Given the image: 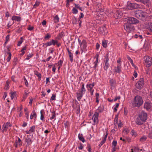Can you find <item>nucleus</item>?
I'll return each instance as SVG.
<instances>
[{"mask_svg": "<svg viewBox=\"0 0 152 152\" xmlns=\"http://www.w3.org/2000/svg\"><path fill=\"white\" fill-rule=\"evenodd\" d=\"M56 117V114L55 113V112L53 111V112H52V116L50 118V119L52 120L53 119H54L55 120V117Z\"/></svg>", "mask_w": 152, "mask_h": 152, "instance_id": "nucleus-35", "label": "nucleus"}, {"mask_svg": "<svg viewBox=\"0 0 152 152\" xmlns=\"http://www.w3.org/2000/svg\"><path fill=\"white\" fill-rule=\"evenodd\" d=\"M122 13L121 11L119 10H117L115 13L114 14V17L116 18H120L121 17Z\"/></svg>", "mask_w": 152, "mask_h": 152, "instance_id": "nucleus-9", "label": "nucleus"}, {"mask_svg": "<svg viewBox=\"0 0 152 152\" xmlns=\"http://www.w3.org/2000/svg\"><path fill=\"white\" fill-rule=\"evenodd\" d=\"M11 19L13 21L20 22L21 20V18L18 16H14L12 17Z\"/></svg>", "mask_w": 152, "mask_h": 152, "instance_id": "nucleus-19", "label": "nucleus"}, {"mask_svg": "<svg viewBox=\"0 0 152 152\" xmlns=\"http://www.w3.org/2000/svg\"><path fill=\"white\" fill-rule=\"evenodd\" d=\"M151 107V105L148 102H146L145 103L144 107L146 108L147 110L150 109Z\"/></svg>", "mask_w": 152, "mask_h": 152, "instance_id": "nucleus-18", "label": "nucleus"}, {"mask_svg": "<svg viewBox=\"0 0 152 152\" xmlns=\"http://www.w3.org/2000/svg\"><path fill=\"white\" fill-rule=\"evenodd\" d=\"M18 140H16L14 144V146L16 148H17L18 145L21 146L22 145L23 142L21 141V140L18 137Z\"/></svg>", "mask_w": 152, "mask_h": 152, "instance_id": "nucleus-11", "label": "nucleus"}, {"mask_svg": "<svg viewBox=\"0 0 152 152\" xmlns=\"http://www.w3.org/2000/svg\"><path fill=\"white\" fill-rule=\"evenodd\" d=\"M94 85V83H92L88 84L86 86V87L88 88V90L89 91L92 95L93 94L94 90L93 89V88Z\"/></svg>", "mask_w": 152, "mask_h": 152, "instance_id": "nucleus-6", "label": "nucleus"}, {"mask_svg": "<svg viewBox=\"0 0 152 152\" xmlns=\"http://www.w3.org/2000/svg\"><path fill=\"white\" fill-rule=\"evenodd\" d=\"M114 125L116 126L117 124L118 123V118H115L114 120Z\"/></svg>", "mask_w": 152, "mask_h": 152, "instance_id": "nucleus-49", "label": "nucleus"}, {"mask_svg": "<svg viewBox=\"0 0 152 152\" xmlns=\"http://www.w3.org/2000/svg\"><path fill=\"white\" fill-rule=\"evenodd\" d=\"M33 56V54L31 53H30L27 56V57L25 59V60H28L30 58H31Z\"/></svg>", "mask_w": 152, "mask_h": 152, "instance_id": "nucleus-33", "label": "nucleus"}, {"mask_svg": "<svg viewBox=\"0 0 152 152\" xmlns=\"http://www.w3.org/2000/svg\"><path fill=\"white\" fill-rule=\"evenodd\" d=\"M25 141L27 143V144L26 145L27 147L31 145L32 142L31 140L29 137L26 138L25 139Z\"/></svg>", "mask_w": 152, "mask_h": 152, "instance_id": "nucleus-22", "label": "nucleus"}, {"mask_svg": "<svg viewBox=\"0 0 152 152\" xmlns=\"http://www.w3.org/2000/svg\"><path fill=\"white\" fill-rule=\"evenodd\" d=\"M124 29L128 32L132 31L133 29V22L132 18H129L127 19V23L124 25Z\"/></svg>", "mask_w": 152, "mask_h": 152, "instance_id": "nucleus-1", "label": "nucleus"}, {"mask_svg": "<svg viewBox=\"0 0 152 152\" xmlns=\"http://www.w3.org/2000/svg\"><path fill=\"white\" fill-rule=\"evenodd\" d=\"M127 58L129 60V61L130 62V63L132 65V66H133V61L130 58V57L128 56H127Z\"/></svg>", "mask_w": 152, "mask_h": 152, "instance_id": "nucleus-47", "label": "nucleus"}, {"mask_svg": "<svg viewBox=\"0 0 152 152\" xmlns=\"http://www.w3.org/2000/svg\"><path fill=\"white\" fill-rule=\"evenodd\" d=\"M9 38L10 35H7L6 37V42L5 43H6L9 41Z\"/></svg>", "mask_w": 152, "mask_h": 152, "instance_id": "nucleus-56", "label": "nucleus"}, {"mask_svg": "<svg viewBox=\"0 0 152 152\" xmlns=\"http://www.w3.org/2000/svg\"><path fill=\"white\" fill-rule=\"evenodd\" d=\"M56 95L53 94L51 97L50 99V102H51L53 100H55L56 99Z\"/></svg>", "mask_w": 152, "mask_h": 152, "instance_id": "nucleus-45", "label": "nucleus"}, {"mask_svg": "<svg viewBox=\"0 0 152 152\" xmlns=\"http://www.w3.org/2000/svg\"><path fill=\"white\" fill-rule=\"evenodd\" d=\"M52 45L51 40L45 43V47Z\"/></svg>", "mask_w": 152, "mask_h": 152, "instance_id": "nucleus-43", "label": "nucleus"}, {"mask_svg": "<svg viewBox=\"0 0 152 152\" xmlns=\"http://www.w3.org/2000/svg\"><path fill=\"white\" fill-rule=\"evenodd\" d=\"M99 114L97 112H95L94 114L93 117H92V120L93 121V122L92 124L95 125L96 124H97L99 123Z\"/></svg>", "mask_w": 152, "mask_h": 152, "instance_id": "nucleus-4", "label": "nucleus"}, {"mask_svg": "<svg viewBox=\"0 0 152 152\" xmlns=\"http://www.w3.org/2000/svg\"><path fill=\"white\" fill-rule=\"evenodd\" d=\"M144 121L140 119V118H139V117H138L136 120V124L140 125L143 124Z\"/></svg>", "mask_w": 152, "mask_h": 152, "instance_id": "nucleus-23", "label": "nucleus"}, {"mask_svg": "<svg viewBox=\"0 0 152 152\" xmlns=\"http://www.w3.org/2000/svg\"><path fill=\"white\" fill-rule=\"evenodd\" d=\"M99 55H96V60L94 62V64H98V62L99 60Z\"/></svg>", "mask_w": 152, "mask_h": 152, "instance_id": "nucleus-51", "label": "nucleus"}, {"mask_svg": "<svg viewBox=\"0 0 152 152\" xmlns=\"http://www.w3.org/2000/svg\"><path fill=\"white\" fill-rule=\"evenodd\" d=\"M12 124H11L9 122H7L6 123H4L2 126V132H6L7 130V129L9 128V127H11Z\"/></svg>", "mask_w": 152, "mask_h": 152, "instance_id": "nucleus-8", "label": "nucleus"}, {"mask_svg": "<svg viewBox=\"0 0 152 152\" xmlns=\"http://www.w3.org/2000/svg\"><path fill=\"white\" fill-rule=\"evenodd\" d=\"M136 1L140 2L145 4H146V6H148V7H149L150 2L149 0H137Z\"/></svg>", "mask_w": 152, "mask_h": 152, "instance_id": "nucleus-16", "label": "nucleus"}, {"mask_svg": "<svg viewBox=\"0 0 152 152\" xmlns=\"http://www.w3.org/2000/svg\"><path fill=\"white\" fill-rule=\"evenodd\" d=\"M145 14V13L142 11V13H141V15H140V18L142 17L143 18H145L147 15L146 14Z\"/></svg>", "mask_w": 152, "mask_h": 152, "instance_id": "nucleus-50", "label": "nucleus"}, {"mask_svg": "<svg viewBox=\"0 0 152 152\" xmlns=\"http://www.w3.org/2000/svg\"><path fill=\"white\" fill-rule=\"evenodd\" d=\"M140 7V5L136 3H134V10H137V9Z\"/></svg>", "mask_w": 152, "mask_h": 152, "instance_id": "nucleus-40", "label": "nucleus"}, {"mask_svg": "<svg viewBox=\"0 0 152 152\" xmlns=\"http://www.w3.org/2000/svg\"><path fill=\"white\" fill-rule=\"evenodd\" d=\"M51 37V35L49 34H47L46 35V36L44 38L45 39H49Z\"/></svg>", "mask_w": 152, "mask_h": 152, "instance_id": "nucleus-57", "label": "nucleus"}, {"mask_svg": "<svg viewBox=\"0 0 152 152\" xmlns=\"http://www.w3.org/2000/svg\"><path fill=\"white\" fill-rule=\"evenodd\" d=\"M127 9L128 10H132L133 9V4L132 3L128 4Z\"/></svg>", "mask_w": 152, "mask_h": 152, "instance_id": "nucleus-27", "label": "nucleus"}, {"mask_svg": "<svg viewBox=\"0 0 152 152\" xmlns=\"http://www.w3.org/2000/svg\"><path fill=\"white\" fill-rule=\"evenodd\" d=\"M80 15L79 16V21H80L81 20V19L83 18L84 17V14L82 12L80 13Z\"/></svg>", "mask_w": 152, "mask_h": 152, "instance_id": "nucleus-52", "label": "nucleus"}, {"mask_svg": "<svg viewBox=\"0 0 152 152\" xmlns=\"http://www.w3.org/2000/svg\"><path fill=\"white\" fill-rule=\"evenodd\" d=\"M78 137L79 140L81 141L82 142H85V140L84 138L83 137V136L82 134H79L78 135Z\"/></svg>", "mask_w": 152, "mask_h": 152, "instance_id": "nucleus-26", "label": "nucleus"}, {"mask_svg": "<svg viewBox=\"0 0 152 152\" xmlns=\"http://www.w3.org/2000/svg\"><path fill=\"white\" fill-rule=\"evenodd\" d=\"M35 74L38 77L39 80H40L41 77V74L40 73H39L38 71H36L35 72Z\"/></svg>", "mask_w": 152, "mask_h": 152, "instance_id": "nucleus-31", "label": "nucleus"}, {"mask_svg": "<svg viewBox=\"0 0 152 152\" xmlns=\"http://www.w3.org/2000/svg\"><path fill=\"white\" fill-rule=\"evenodd\" d=\"M76 94L77 95V99L78 101H80L83 96V95L84 94L79 91L76 93Z\"/></svg>", "mask_w": 152, "mask_h": 152, "instance_id": "nucleus-21", "label": "nucleus"}, {"mask_svg": "<svg viewBox=\"0 0 152 152\" xmlns=\"http://www.w3.org/2000/svg\"><path fill=\"white\" fill-rule=\"evenodd\" d=\"M139 149L137 147H134V151H135L138 152L139 151Z\"/></svg>", "mask_w": 152, "mask_h": 152, "instance_id": "nucleus-61", "label": "nucleus"}, {"mask_svg": "<svg viewBox=\"0 0 152 152\" xmlns=\"http://www.w3.org/2000/svg\"><path fill=\"white\" fill-rule=\"evenodd\" d=\"M104 106L103 105H101L98 107L97 110L100 112H102L104 110Z\"/></svg>", "mask_w": 152, "mask_h": 152, "instance_id": "nucleus-30", "label": "nucleus"}, {"mask_svg": "<svg viewBox=\"0 0 152 152\" xmlns=\"http://www.w3.org/2000/svg\"><path fill=\"white\" fill-rule=\"evenodd\" d=\"M107 40H104L102 41V45L104 48H106L107 46Z\"/></svg>", "mask_w": 152, "mask_h": 152, "instance_id": "nucleus-29", "label": "nucleus"}, {"mask_svg": "<svg viewBox=\"0 0 152 152\" xmlns=\"http://www.w3.org/2000/svg\"><path fill=\"white\" fill-rule=\"evenodd\" d=\"M118 106H119V104L118 103L116 104L115 105V107L114 108V112H115L117 111V108H118Z\"/></svg>", "mask_w": 152, "mask_h": 152, "instance_id": "nucleus-53", "label": "nucleus"}, {"mask_svg": "<svg viewBox=\"0 0 152 152\" xmlns=\"http://www.w3.org/2000/svg\"><path fill=\"white\" fill-rule=\"evenodd\" d=\"M144 84V80L143 78H140L139 81L136 83L135 86L136 88L139 89H141L142 87Z\"/></svg>", "mask_w": 152, "mask_h": 152, "instance_id": "nucleus-5", "label": "nucleus"}, {"mask_svg": "<svg viewBox=\"0 0 152 152\" xmlns=\"http://www.w3.org/2000/svg\"><path fill=\"white\" fill-rule=\"evenodd\" d=\"M53 21L55 23H57L59 22V18L58 15H56L54 17Z\"/></svg>", "mask_w": 152, "mask_h": 152, "instance_id": "nucleus-28", "label": "nucleus"}, {"mask_svg": "<svg viewBox=\"0 0 152 152\" xmlns=\"http://www.w3.org/2000/svg\"><path fill=\"white\" fill-rule=\"evenodd\" d=\"M43 112H44V111L43 110H41L40 111V113H41L40 119L41 120H42V121H44V115L42 114Z\"/></svg>", "mask_w": 152, "mask_h": 152, "instance_id": "nucleus-36", "label": "nucleus"}, {"mask_svg": "<svg viewBox=\"0 0 152 152\" xmlns=\"http://www.w3.org/2000/svg\"><path fill=\"white\" fill-rule=\"evenodd\" d=\"M145 63L147 64L146 65V66L147 67H149L151 66V62L150 61V59L149 56H147L146 58V59L145 60Z\"/></svg>", "mask_w": 152, "mask_h": 152, "instance_id": "nucleus-15", "label": "nucleus"}, {"mask_svg": "<svg viewBox=\"0 0 152 152\" xmlns=\"http://www.w3.org/2000/svg\"><path fill=\"white\" fill-rule=\"evenodd\" d=\"M8 87H9L8 83V82H7L6 84L5 88V89L6 90L8 89L9 88Z\"/></svg>", "mask_w": 152, "mask_h": 152, "instance_id": "nucleus-59", "label": "nucleus"}, {"mask_svg": "<svg viewBox=\"0 0 152 152\" xmlns=\"http://www.w3.org/2000/svg\"><path fill=\"white\" fill-rule=\"evenodd\" d=\"M109 83L110 85L112 87H114L116 84V80L112 79H110L109 80Z\"/></svg>", "mask_w": 152, "mask_h": 152, "instance_id": "nucleus-20", "label": "nucleus"}, {"mask_svg": "<svg viewBox=\"0 0 152 152\" xmlns=\"http://www.w3.org/2000/svg\"><path fill=\"white\" fill-rule=\"evenodd\" d=\"M39 2L38 1H36L35 4L34 5L33 7L34 8H36L37 7H38L39 4Z\"/></svg>", "mask_w": 152, "mask_h": 152, "instance_id": "nucleus-42", "label": "nucleus"}, {"mask_svg": "<svg viewBox=\"0 0 152 152\" xmlns=\"http://www.w3.org/2000/svg\"><path fill=\"white\" fill-rule=\"evenodd\" d=\"M74 5H75V8H76V9H78L79 8H80V7L79 6V4H74Z\"/></svg>", "mask_w": 152, "mask_h": 152, "instance_id": "nucleus-63", "label": "nucleus"}, {"mask_svg": "<svg viewBox=\"0 0 152 152\" xmlns=\"http://www.w3.org/2000/svg\"><path fill=\"white\" fill-rule=\"evenodd\" d=\"M114 73L115 74L120 73L121 71V66H120V65H117L116 67H115L114 68Z\"/></svg>", "mask_w": 152, "mask_h": 152, "instance_id": "nucleus-13", "label": "nucleus"}, {"mask_svg": "<svg viewBox=\"0 0 152 152\" xmlns=\"http://www.w3.org/2000/svg\"><path fill=\"white\" fill-rule=\"evenodd\" d=\"M72 13L74 14H76L78 12V11L76 8H73L72 9Z\"/></svg>", "mask_w": 152, "mask_h": 152, "instance_id": "nucleus-41", "label": "nucleus"}, {"mask_svg": "<svg viewBox=\"0 0 152 152\" xmlns=\"http://www.w3.org/2000/svg\"><path fill=\"white\" fill-rule=\"evenodd\" d=\"M134 107H139L141 106L143 102L142 97L138 95L136 96L134 98Z\"/></svg>", "mask_w": 152, "mask_h": 152, "instance_id": "nucleus-2", "label": "nucleus"}, {"mask_svg": "<svg viewBox=\"0 0 152 152\" xmlns=\"http://www.w3.org/2000/svg\"><path fill=\"white\" fill-rule=\"evenodd\" d=\"M82 83V84L81 86V89L80 90H79V91L81 92V93L84 94L86 91V90L85 88L84 83Z\"/></svg>", "mask_w": 152, "mask_h": 152, "instance_id": "nucleus-25", "label": "nucleus"}, {"mask_svg": "<svg viewBox=\"0 0 152 152\" xmlns=\"http://www.w3.org/2000/svg\"><path fill=\"white\" fill-rule=\"evenodd\" d=\"M109 54L108 53L106 54L105 56V58L104 59V69L105 70L107 71L108 68L110 66V64L109 63Z\"/></svg>", "mask_w": 152, "mask_h": 152, "instance_id": "nucleus-3", "label": "nucleus"}, {"mask_svg": "<svg viewBox=\"0 0 152 152\" xmlns=\"http://www.w3.org/2000/svg\"><path fill=\"white\" fill-rule=\"evenodd\" d=\"M123 132L126 134H127L129 132V130L128 129H124L123 131Z\"/></svg>", "mask_w": 152, "mask_h": 152, "instance_id": "nucleus-58", "label": "nucleus"}, {"mask_svg": "<svg viewBox=\"0 0 152 152\" xmlns=\"http://www.w3.org/2000/svg\"><path fill=\"white\" fill-rule=\"evenodd\" d=\"M117 142L115 140H113L112 142V145L114 146V147H115L117 145Z\"/></svg>", "mask_w": 152, "mask_h": 152, "instance_id": "nucleus-55", "label": "nucleus"}, {"mask_svg": "<svg viewBox=\"0 0 152 152\" xmlns=\"http://www.w3.org/2000/svg\"><path fill=\"white\" fill-rule=\"evenodd\" d=\"M57 40H55L53 39L51 40V42L52 44V45H56V43H57Z\"/></svg>", "mask_w": 152, "mask_h": 152, "instance_id": "nucleus-48", "label": "nucleus"}, {"mask_svg": "<svg viewBox=\"0 0 152 152\" xmlns=\"http://www.w3.org/2000/svg\"><path fill=\"white\" fill-rule=\"evenodd\" d=\"M23 37H21L20 38V40L18 42L17 45L18 46H20V45L22 44L23 41Z\"/></svg>", "mask_w": 152, "mask_h": 152, "instance_id": "nucleus-32", "label": "nucleus"}, {"mask_svg": "<svg viewBox=\"0 0 152 152\" xmlns=\"http://www.w3.org/2000/svg\"><path fill=\"white\" fill-rule=\"evenodd\" d=\"M148 137L149 138L152 139V132H151L148 135Z\"/></svg>", "mask_w": 152, "mask_h": 152, "instance_id": "nucleus-64", "label": "nucleus"}, {"mask_svg": "<svg viewBox=\"0 0 152 152\" xmlns=\"http://www.w3.org/2000/svg\"><path fill=\"white\" fill-rule=\"evenodd\" d=\"M35 128L36 127L34 125L33 126L30 128L28 131H26V133L28 134H31L32 133L33 134L35 131Z\"/></svg>", "mask_w": 152, "mask_h": 152, "instance_id": "nucleus-14", "label": "nucleus"}, {"mask_svg": "<svg viewBox=\"0 0 152 152\" xmlns=\"http://www.w3.org/2000/svg\"><path fill=\"white\" fill-rule=\"evenodd\" d=\"M146 139L147 137L145 136H143L140 138V141L144 142L146 140Z\"/></svg>", "mask_w": 152, "mask_h": 152, "instance_id": "nucleus-37", "label": "nucleus"}, {"mask_svg": "<svg viewBox=\"0 0 152 152\" xmlns=\"http://www.w3.org/2000/svg\"><path fill=\"white\" fill-rule=\"evenodd\" d=\"M82 145V144H80V145L78 147V148L79 149L82 150L83 148V147Z\"/></svg>", "mask_w": 152, "mask_h": 152, "instance_id": "nucleus-62", "label": "nucleus"}, {"mask_svg": "<svg viewBox=\"0 0 152 152\" xmlns=\"http://www.w3.org/2000/svg\"><path fill=\"white\" fill-rule=\"evenodd\" d=\"M120 65V66H121V61L120 59H119V60H118L117 61V65Z\"/></svg>", "mask_w": 152, "mask_h": 152, "instance_id": "nucleus-60", "label": "nucleus"}, {"mask_svg": "<svg viewBox=\"0 0 152 152\" xmlns=\"http://www.w3.org/2000/svg\"><path fill=\"white\" fill-rule=\"evenodd\" d=\"M139 118L142 120L143 121L145 122L147 118V113L142 112L141 114L139 115Z\"/></svg>", "mask_w": 152, "mask_h": 152, "instance_id": "nucleus-7", "label": "nucleus"}, {"mask_svg": "<svg viewBox=\"0 0 152 152\" xmlns=\"http://www.w3.org/2000/svg\"><path fill=\"white\" fill-rule=\"evenodd\" d=\"M37 117V115L34 112H33V114H31L30 115V119H32L34 117L36 118Z\"/></svg>", "mask_w": 152, "mask_h": 152, "instance_id": "nucleus-38", "label": "nucleus"}, {"mask_svg": "<svg viewBox=\"0 0 152 152\" xmlns=\"http://www.w3.org/2000/svg\"><path fill=\"white\" fill-rule=\"evenodd\" d=\"M87 43L86 40L83 39L82 40L81 44H80V46L81 47L82 46L83 50H84L87 47Z\"/></svg>", "mask_w": 152, "mask_h": 152, "instance_id": "nucleus-17", "label": "nucleus"}, {"mask_svg": "<svg viewBox=\"0 0 152 152\" xmlns=\"http://www.w3.org/2000/svg\"><path fill=\"white\" fill-rule=\"evenodd\" d=\"M99 31H100L103 35H106L107 33V28L105 26L99 28Z\"/></svg>", "mask_w": 152, "mask_h": 152, "instance_id": "nucleus-10", "label": "nucleus"}, {"mask_svg": "<svg viewBox=\"0 0 152 152\" xmlns=\"http://www.w3.org/2000/svg\"><path fill=\"white\" fill-rule=\"evenodd\" d=\"M148 25L149 27L148 28V29L150 30L151 32H152V23L150 22Z\"/></svg>", "mask_w": 152, "mask_h": 152, "instance_id": "nucleus-39", "label": "nucleus"}, {"mask_svg": "<svg viewBox=\"0 0 152 152\" xmlns=\"http://www.w3.org/2000/svg\"><path fill=\"white\" fill-rule=\"evenodd\" d=\"M15 92H11V98L12 99H13L15 97Z\"/></svg>", "mask_w": 152, "mask_h": 152, "instance_id": "nucleus-46", "label": "nucleus"}, {"mask_svg": "<svg viewBox=\"0 0 152 152\" xmlns=\"http://www.w3.org/2000/svg\"><path fill=\"white\" fill-rule=\"evenodd\" d=\"M134 12L135 13V17L138 18H140V15L142 13V11L141 10H134Z\"/></svg>", "mask_w": 152, "mask_h": 152, "instance_id": "nucleus-12", "label": "nucleus"}, {"mask_svg": "<svg viewBox=\"0 0 152 152\" xmlns=\"http://www.w3.org/2000/svg\"><path fill=\"white\" fill-rule=\"evenodd\" d=\"M139 22V21L138 20L134 18V24H137Z\"/></svg>", "mask_w": 152, "mask_h": 152, "instance_id": "nucleus-54", "label": "nucleus"}, {"mask_svg": "<svg viewBox=\"0 0 152 152\" xmlns=\"http://www.w3.org/2000/svg\"><path fill=\"white\" fill-rule=\"evenodd\" d=\"M67 50L68 51V52L69 55L70 60L72 62L73 61V54L70 51L69 49H67Z\"/></svg>", "mask_w": 152, "mask_h": 152, "instance_id": "nucleus-24", "label": "nucleus"}, {"mask_svg": "<svg viewBox=\"0 0 152 152\" xmlns=\"http://www.w3.org/2000/svg\"><path fill=\"white\" fill-rule=\"evenodd\" d=\"M7 54L8 55V56L7 58V62L9 61L11 58V54L10 53L8 52L7 53Z\"/></svg>", "mask_w": 152, "mask_h": 152, "instance_id": "nucleus-34", "label": "nucleus"}, {"mask_svg": "<svg viewBox=\"0 0 152 152\" xmlns=\"http://www.w3.org/2000/svg\"><path fill=\"white\" fill-rule=\"evenodd\" d=\"M63 63V61L61 60H60L56 64H57L58 66H61Z\"/></svg>", "mask_w": 152, "mask_h": 152, "instance_id": "nucleus-44", "label": "nucleus"}]
</instances>
